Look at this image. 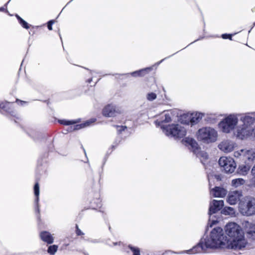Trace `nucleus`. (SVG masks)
Instances as JSON below:
<instances>
[{
	"label": "nucleus",
	"instance_id": "obj_24",
	"mask_svg": "<svg viewBox=\"0 0 255 255\" xmlns=\"http://www.w3.org/2000/svg\"><path fill=\"white\" fill-rule=\"evenodd\" d=\"M221 213L225 215H234L235 214V209L231 207H225L221 211Z\"/></svg>",
	"mask_w": 255,
	"mask_h": 255
},
{
	"label": "nucleus",
	"instance_id": "obj_35",
	"mask_svg": "<svg viewBox=\"0 0 255 255\" xmlns=\"http://www.w3.org/2000/svg\"><path fill=\"white\" fill-rule=\"evenodd\" d=\"M248 234L251 235L253 239L255 240V229L248 232Z\"/></svg>",
	"mask_w": 255,
	"mask_h": 255
},
{
	"label": "nucleus",
	"instance_id": "obj_6",
	"mask_svg": "<svg viewBox=\"0 0 255 255\" xmlns=\"http://www.w3.org/2000/svg\"><path fill=\"white\" fill-rule=\"evenodd\" d=\"M239 210L244 216H252L255 214V198L246 196L239 203Z\"/></svg>",
	"mask_w": 255,
	"mask_h": 255
},
{
	"label": "nucleus",
	"instance_id": "obj_9",
	"mask_svg": "<svg viewBox=\"0 0 255 255\" xmlns=\"http://www.w3.org/2000/svg\"><path fill=\"white\" fill-rule=\"evenodd\" d=\"M224 206V201L222 200H213L210 204V207L209 209V223L208 225L210 227L213 225H215L218 223L217 219H213V214H215L218 211H220Z\"/></svg>",
	"mask_w": 255,
	"mask_h": 255
},
{
	"label": "nucleus",
	"instance_id": "obj_15",
	"mask_svg": "<svg viewBox=\"0 0 255 255\" xmlns=\"http://www.w3.org/2000/svg\"><path fill=\"white\" fill-rule=\"evenodd\" d=\"M240 121L242 122L243 125L252 127L255 123V118L253 112L247 113L242 115L240 118Z\"/></svg>",
	"mask_w": 255,
	"mask_h": 255
},
{
	"label": "nucleus",
	"instance_id": "obj_36",
	"mask_svg": "<svg viewBox=\"0 0 255 255\" xmlns=\"http://www.w3.org/2000/svg\"><path fill=\"white\" fill-rule=\"evenodd\" d=\"M54 23V21L53 20H50L48 22V25H47V27H48V28L49 30H51L52 29V24H53Z\"/></svg>",
	"mask_w": 255,
	"mask_h": 255
},
{
	"label": "nucleus",
	"instance_id": "obj_44",
	"mask_svg": "<svg viewBox=\"0 0 255 255\" xmlns=\"http://www.w3.org/2000/svg\"><path fill=\"white\" fill-rule=\"evenodd\" d=\"M91 81H92V79H90L88 80V82L90 83Z\"/></svg>",
	"mask_w": 255,
	"mask_h": 255
},
{
	"label": "nucleus",
	"instance_id": "obj_1",
	"mask_svg": "<svg viewBox=\"0 0 255 255\" xmlns=\"http://www.w3.org/2000/svg\"><path fill=\"white\" fill-rule=\"evenodd\" d=\"M229 242V240H228L227 237L224 235L223 229L220 227H217L212 230L209 237L202 238L200 242L192 249L179 253H172L177 254H195L201 252L205 253L208 249H230Z\"/></svg>",
	"mask_w": 255,
	"mask_h": 255
},
{
	"label": "nucleus",
	"instance_id": "obj_37",
	"mask_svg": "<svg viewBox=\"0 0 255 255\" xmlns=\"http://www.w3.org/2000/svg\"><path fill=\"white\" fill-rule=\"evenodd\" d=\"M76 234L78 236L83 235L84 233L78 228L77 226Z\"/></svg>",
	"mask_w": 255,
	"mask_h": 255
},
{
	"label": "nucleus",
	"instance_id": "obj_11",
	"mask_svg": "<svg viewBox=\"0 0 255 255\" xmlns=\"http://www.w3.org/2000/svg\"><path fill=\"white\" fill-rule=\"evenodd\" d=\"M219 164L226 173H232L235 171L236 164L231 157L223 156L219 160Z\"/></svg>",
	"mask_w": 255,
	"mask_h": 255
},
{
	"label": "nucleus",
	"instance_id": "obj_7",
	"mask_svg": "<svg viewBox=\"0 0 255 255\" xmlns=\"http://www.w3.org/2000/svg\"><path fill=\"white\" fill-rule=\"evenodd\" d=\"M162 129L167 136L175 138H182L186 134V129L178 124L162 126Z\"/></svg>",
	"mask_w": 255,
	"mask_h": 255
},
{
	"label": "nucleus",
	"instance_id": "obj_21",
	"mask_svg": "<svg viewBox=\"0 0 255 255\" xmlns=\"http://www.w3.org/2000/svg\"><path fill=\"white\" fill-rule=\"evenodd\" d=\"M152 69V67H147L138 71L133 72L131 75L133 77H141L144 76Z\"/></svg>",
	"mask_w": 255,
	"mask_h": 255
},
{
	"label": "nucleus",
	"instance_id": "obj_19",
	"mask_svg": "<svg viewBox=\"0 0 255 255\" xmlns=\"http://www.w3.org/2000/svg\"><path fill=\"white\" fill-rule=\"evenodd\" d=\"M34 193L35 196V210L39 213L40 210L38 204L39 195V185L38 182L36 183L34 186Z\"/></svg>",
	"mask_w": 255,
	"mask_h": 255
},
{
	"label": "nucleus",
	"instance_id": "obj_40",
	"mask_svg": "<svg viewBox=\"0 0 255 255\" xmlns=\"http://www.w3.org/2000/svg\"><path fill=\"white\" fill-rule=\"evenodd\" d=\"M4 9H5V8H4V6L0 7V11H4Z\"/></svg>",
	"mask_w": 255,
	"mask_h": 255
},
{
	"label": "nucleus",
	"instance_id": "obj_10",
	"mask_svg": "<svg viewBox=\"0 0 255 255\" xmlns=\"http://www.w3.org/2000/svg\"><path fill=\"white\" fill-rule=\"evenodd\" d=\"M95 121V120H91L90 121H88L86 122L85 123L75 125L78 121L77 120H60L59 122L62 125L66 126H70V127L68 128L67 130L68 131L71 132L74 130H78L81 129L82 128H85L90 125L91 124L94 123Z\"/></svg>",
	"mask_w": 255,
	"mask_h": 255
},
{
	"label": "nucleus",
	"instance_id": "obj_17",
	"mask_svg": "<svg viewBox=\"0 0 255 255\" xmlns=\"http://www.w3.org/2000/svg\"><path fill=\"white\" fill-rule=\"evenodd\" d=\"M210 193L214 197H223L227 194V191L223 188L216 187L211 190Z\"/></svg>",
	"mask_w": 255,
	"mask_h": 255
},
{
	"label": "nucleus",
	"instance_id": "obj_46",
	"mask_svg": "<svg viewBox=\"0 0 255 255\" xmlns=\"http://www.w3.org/2000/svg\"><path fill=\"white\" fill-rule=\"evenodd\" d=\"M7 3H5V5H4V6H6V5H7Z\"/></svg>",
	"mask_w": 255,
	"mask_h": 255
},
{
	"label": "nucleus",
	"instance_id": "obj_27",
	"mask_svg": "<svg viewBox=\"0 0 255 255\" xmlns=\"http://www.w3.org/2000/svg\"><path fill=\"white\" fill-rule=\"evenodd\" d=\"M198 157H203L204 159L208 158V154L204 151L200 150V148L198 147V150H196V152H194Z\"/></svg>",
	"mask_w": 255,
	"mask_h": 255
},
{
	"label": "nucleus",
	"instance_id": "obj_47",
	"mask_svg": "<svg viewBox=\"0 0 255 255\" xmlns=\"http://www.w3.org/2000/svg\"><path fill=\"white\" fill-rule=\"evenodd\" d=\"M85 255H87V254H85Z\"/></svg>",
	"mask_w": 255,
	"mask_h": 255
},
{
	"label": "nucleus",
	"instance_id": "obj_4",
	"mask_svg": "<svg viewBox=\"0 0 255 255\" xmlns=\"http://www.w3.org/2000/svg\"><path fill=\"white\" fill-rule=\"evenodd\" d=\"M238 122V114H230L226 116L219 123L218 127L222 132L229 133L237 127Z\"/></svg>",
	"mask_w": 255,
	"mask_h": 255
},
{
	"label": "nucleus",
	"instance_id": "obj_22",
	"mask_svg": "<svg viewBox=\"0 0 255 255\" xmlns=\"http://www.w3.org/2000/svg\"><path fill=\"white\" fill-rule=\"evenodd\" d=\"M184 141L191 146L193 152H196V150H198V143L194 139L188 137L185 138Z\"/></svg>",
	"mask_w": 255,
	"mask_h": 255
},
{
	"label": "nucleus",
	"instance_id": "obj_30",
	"mask_svg": "<svg viewBox=\"0 0 255 255\" xmlns=\"http://www.w3.org/2000/svg\"><path fill=\"white\" fill-rule=\"evenodd\" d=\"M128 248L130 249V250L133 253L132 255H140V250L138 248L133 247L129 245Z\"/></svg>",
	"mask_w": 255,
	"mask_h": 255
},
{
	"label": "nucleus",
	"instance_id": "obj_25",
	"mask_svg": "<svg viewBox=\"0 0 255 255\" xmlns=\"http://www.w3.org/2000/svg\"><path fill=\"white\" fill-rule=\"evenodd\" d=\"M244 183L245 180L242 178L235 179L232 181V185L235 187L243 185Z\"/></svg>",
	"mask_w": 255,
	"mask_h": 255
},
{
	"label": "nucleus",
	"instance_id": "obj_32",
	"mask_svg": "<svg viewBox=\"0 0 255 255\" xmlns=\"http://www.w3.org/2000/svg\"><path fill=\"white\" fill-rule=\"evenodd\" d=\"M19 22L23 28L26 29H28L29 28V24L23 19H21Z\"/></svg>",
	"mask_w": 255,
	"mask_h": 255
},
{
	"label": "nucleus",
	"instance_id": "obj_28",
	"mask_svg": "<svg viewBox=\"0 0 255 255\" xmlns=\"http://www.w3.org/2000/svg\"><path fill=\"white\" fill-rule=\"evenodd\" d=\"M58 250V246L56 245L50 246L47 250V252L51 255H54Z\"/></svg>",
	"mask_w": 255,
	"mask_h": 255
},
{
	"label": "nucleus",
	"instance_id": "obj_23",
	"mask_svg": "<svg viewBox=\"0 0 255 255\" xmlns=\"http://www.w3.org/2000/svg\"><path fill=\"white\" fill-rule=\"evenodd\" d=\"M251 165V164H245V165H240L238 168L239 173L243 175H246L249 171Z\"/></svg>",
	"mask_w": 255,
	"mask_h": 255
},
{
	"label": "nucleus",
	"instance_id": "obj_29",
	"mask_svg": "<svg viewBox=\"0 0 255 255\" xmlns=\"http://www.w3.org/2000/svg\"><path fill=\"white\" fill-rule=\"evenodd\" d=\"M157 97L156 94L153 92L148 93L146 95V98L149 101H152L156 99Z\"/></svg>",
	"mask_w": 255,
	"mask_h": 255
},
{
	"label": "nucleus",
	"instance_id": "obj_43",
	"mask_svg": "<svg viewBox=\"0 0 255 255\" xmlns=\"http://www.w3.org/2000/svg\"><path fill=\"white\" fill-rule=\"evenodd\" d=\"M164 60V59H162L158 63V64H160V63H161L163 60Z\"/></svg>",
	"mask_w": 255,
	"mask_h": 255
},
{
	"label": "nucleus",
	"instance_id": "obj_45",
	"mask_svg": "<svg viewBox=\"0 0 255 255\" xmlns=\"http://www.w3.org/2000/svg\"><path fill=\"white\" fill-rule=\"evenodd\" d=\"M255 25V22L254 23L253 26V27H252V28H251V29H252V28H253V27Z\"/></svg>",
	"mask_w": 255,
	"mask_h": 255
},
{
	"label": "nucleus",
	"instance_id": "obj_41",
	"mask_svg": "<svg viewBox=\"0 0 255 255\" xmlns=\"http://www.w3.org/2000/svg\"><path fill=\"white\" fill-rule=\"evenodd\" d=\"M252 170H253V172L255 173V164L253 166Z\"/></svg>",
	"mask_w": 255,
	"mask_h": 255
},
{
	"label": "nucleus",
	"instance_id": "obj_38",
	"mask_svg": "<svg viewBox=\"0 0 255 255\" xmlns=\"http://www.w3.org/2000/svg\"><path fill=\"white\" fill-rule=\"evenodd\" d=\"M16 18L18 19L19 22L20 21L21 19H22L19 15H18L17 14L16 15Z\"/></svg>",
	"mask_w": 255,
	"mask_h": 255
},
{
	"label": "nucleus",
	"instance_id": "obj_34",
	"mask_svg": "<svg viewBox=\"0 0 255 255\" xmlns=\"http://www.w3.org/2000/svg\"><path fill=\"white\" fill-rule=\"evenodd\" d=\"M232 34H223L222 35V37L223 39H229L230 40H232Z\"/></svg>",
	"mask_w": 255,
	"mask_h": 255
},
{
	"label": "nucleus",
	"instance_id": "obj_12",
	"mask_svg": "<svg viewBox=\"0 0 255 255\" xmlns=\"http://www.w3.org/2000/svg\"><path fill=\"white\" fill-rule=\"evenodd\" d=\"M121 113V108L112 104L106 105L102 111L103 116L107 117H115Z\"/></svg>",
	"mask_w": 255,
	"mask_h": 255
},
{
	"label": "nucleus",
	"instance_id": "obj_33",
	"mask_svg": "<svg viewBox=\"0 0 255 255\" xmlns=\"http://www.w3.org/2000/svg\"><path fill=\"white\" fill-rule=\"evenodd\" d=\"M117 128V131L119 133H121L122 131H124L127 127L126 126H116Z\"/></svg>",
	"mask_w": 255,
	"mask_h": 255
},
{
	"label": "nucleus",
	"instance_id": "obj_5",
	"mask_svg": "<svg viewBox=\"0 0 255 255\" xmlns=\"http://www.w3.org/2000/svg\"><path fill=\"white\" fill-rule=\"evenodd\" d=\"M234 156L245 164H251L255 160V148L246 147L234 151Z\"/></svg>",
	"mask_w": 255,
	"mask_h": 255
},
{
	"label": "nucleus",
	"instance_id": "obj_39",
	"mask_svg": "<svg viewBox=\"0 0 255 255\" xmlns=\"http://www.w3.org/2000/svg\"><path fill=\"white\" fill-rule=\"evenodd\" d=\"M16 102H19L21 103V105H22V103H25V102H24V101H19V100H18V99H16Z\"/></svg>",
	"mask_w": 255,
	"mask_h": 255
},
{
	"label": "nucleus",
	"instance_id": "obj_16",
	"mask_svg": "<svg viewBox=\"0 0 255 255\" xmlns=\"http://www.w3.org/2000/svg\"><path fill=\"white\" fill-rule=\"evenodd\" d=\"M241 196V192L239 191H233L229 194L227 202L230 205H235L240 200Z\"/></svg>",
	"mask_w": 255,
	"mask_h": 255
},
{
	"label": "nucleus",
	"instance_id": "obj_14",
	"mask_svg": "<svg viewBox=\"0 0 255 255\" xmlns=\"http://www.w3.org/2000/svg\"><path fill=\"white\" fill-rule=\"evenodd\" d=\"M171 112L169 111L164 112L160 116L159 119L154 122L157 127L160 126L162 128L163 123H169L171 121Z\"/></svg>",
	"mask_w": 255,
	"mask_h": 255
},
{
	"label": "nucleus",
	"instance_id": "obj_3",
	"mask_svg": "<svg viewBox=\"0 0 255 255\" xmlns=\"http://www.w3.org/2000/svg\"><path fill=\"white\" fill-rule=\"evenodd\" d=\"M196 135L197 139L205 144L215 142L218 137L217 130L210 127L200 128L198 130Z\"/></svg>",
	"mask_w": 255,
	"mask_h": 255
},
{
	"label": "nucleus",
	"instance_id": "obj_31",
	"mask_svg": "<svg viewBox=\"0 0 255 255\" xmlns=\"http://www.w3.org/2000/svg\"><path fill=\"white\" fill-rule=\"evenodd\" d=\"M251 174L252 178L250 179V183L252 186L255 187V172H253V170H251Z\"/></svg>",
	"mask_w": 255,
	"mask_h": 255
},
{
	"label": "nucleus",
	"instance_id": "obj_18",
	"mask_svg": "<svg viewBox=\"0 0 255 255\" xmlns=\"http://www.w3.org/2000/svg\"><path fill=\"white\" fill-rule=\"evenodd\" d=\"M41 239L48 244H51L54 242V238L51 234L46 231L41 232L40 234Z\"/></svg>",
	"mask_w": 255,
	"mask_h": 255
},
{
	"label": "nucleus",
	"instance_id": "obj_2",
	"mask_svg": "<svg viewBox=\"0 0 255 255\" xmlns=\"http://www.w3.org/2000/svg\"><path fill=\"white\" fill-rule=\"evenodd\" d=\"M225 230L226 234L230 238L229 248L240 250L246 247L247 241L240 225L235 222L228 223L225 227Z\"/></svg>",
	"mask_w": 255,
	"mask_h": 255
},
{
	"label": "nucleus",
	"instance_id": "obj_26",
	"mask_svg": "<svg viewBox=\"0 0 255 255\" xmlns=\"http://www.w3.org/2000/svg\"><path fill=\"white\" fill-rule=\"evenodd\" d=\"M9 106L10 103L7 102H2L0 103V109L6 112H10Z\"/></svg>",
	"mask_w": 255,
	"mask_h": 255
},
{
	"label": "nucleus",
	"instance_id": "obj_13",
	"mask_svg": "<svg viewBox=\"0 0 255 255\" xmlns=\"http://www.w3.org/2000/svg\"><path fill=\"white\" fill-rule=\"evenodd\" d=\"M236 146V143L229 139L222 141L218 144V148L225 153H229L232 151Z\"/></svg>",
	"mask_w": 255,
	"mask_h": 255
},
{
	"label": "nucleus",
	"instance_id": "obj_8",
	"mask_svg": "<svg viewBox=\"0 0 255 255\" xmlns=\"http://www.w3.org/2000/svg\"><path fill=\"white\" fill-rule=\"evenodd\" d=\"M236 135L237 138L241 139L250 138L255 140V127L242 125L237 127Z\"/></svg>",
	"mask_w": 255,
	"mask_h": 255
},
{
	"label": "nucleus",
	"instance_id": "obj_20",
	"mask_svg": "<svg viewBox=\"0 0 255 255\" xmlns=\"http://www.w3.org/2000/svg\"><path fill=\"white\" fill-rule=\"evenodd\" d=\"M203 115L200 113H195L194 114H192L190 118V122L191 124V125H194L200 122V121L203 118Z\"/></svg>",
	"mask_w": 255,
	"mask_h": 255
},
{
	"label": "nucleus",
	"instance_id": "obj_42",
	"mask_svg": "<svg viewBox=\"0 0 255 255\" xmlns=\"http://www.w3.org/2000/svg\"><path fill=\"white\" fill-rule=\"evenodd\" d=\"M165 103V102H164V100H163V101H162V102H160V104H164Z\"/></svg>",
	"mask_w": 255,
	"mask_h": 255
}]
</instances>
